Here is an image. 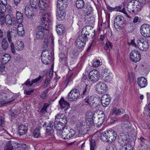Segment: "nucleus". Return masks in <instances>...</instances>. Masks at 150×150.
I'll return each instance as SVG.
<instances>
[{
  "mask_svg": "<svg viewBox=\"0 0 150 150\" xmlns=\"http://www.w3.org/2000/svg\"><path fill=\"white\" fill-rule=\"evenodd\" d=\"M55 122L54 128L58 131L59 132L62 131L65 128V127L66 124H63L62 123H59V122Z\"/></svg>",
  "mask_w": 150,
  "mask_h": 150,
  "instance_id": "obj_23",
  "label": "nucleus"
},
{
  "mask_svg": "<svg viewBox=\"0 0 150 150\" xmlns=\"http://www.w3.org/2000/svg\"><path fill=\"white\" fill-rule=\"evenodd\" d=\"M37 9L35 8L32 7L30 5H27L25 7L24 13L26 16H29V14H34L37 11Z\"/></svg>",
  "mask_w": 150,
  "mask_h": 150,
  "instance_id": "obj_13",
  "label": "nucleus"
},
{
  "mask_svg": "<svg viewBox=\"0 0 150 150\" xmlns=\"http://www.w3.org/2000/svg\"><path fill=\"white\" fill-rule=\"evenodd\" d=\"M67 130V128H65L63 130L59 132V136L61 137L64 139H67L68 134L66 133V131Z\"/></svg>",
  "mask_w": 150,
  "mask_h": 150,
  "instance_id": "obj_38",
  "label": "nucleus"
},
{
  "mask_svg": "<svg viewBox=\"0 0 150 150\" xmlns=\"http://www.w3.org/2000/svg\"><path fill=\"white\" fill-rule=\"evenodd\" d=\"M59 103L61 108H65V110H67L69 107V103L67 102L66 101L64 98H61L59 101Z\"/></svg>",
  "mask_w": 150,
  "mask_h": 150,
  "instance_id": "obj_21",
  "label": "nucleus"
},
{
  "mask_svg": "<svg viewBox=\"0 0 150 150\" xmlns=\"http://www.w3.org/2000/svg\"><path fill=\"white\" fill-rule=\"evenodd\" d=\"M7 37L9 42L10 43L11 49V52L13 54H15L16 53V51L15 48V47L13 43L12 42L11 40V38L12 35L11 34V32L10 30L7 31Z\"/></svg>",
  "mask_w": 150,
  "mask_h": 150,
  "instance_id": "obj_16",
  "label": "nucleus"
},
{
  "mask_svg": "<svg viewBox=\"0 0 150 150\" xmlns=\"http://www.w3.org/2000/svg\"><path fill=\"white\" fill-rule=\"evenodd\" d=\"M39 6L40 9L44 11H46L48 7L50 0H39Z\"/></svg>",
  "mask_w": 150,
  "mask_h": 150,
  "instance_id": "obj_14",
  "label": "nucleus"
},
{
  "mask_svg": "<svg viewBox=\"0 0 150 150\" xmlns=\"http://www.w3.org/2000/svg\"><path fill=\"white\" fill-rule=\"evenodd\" d=\"M61 24L57 25V33L60 35H62L65 32L63 27H61Z\"/></svg>",
  "mask_w": 150,
  "mask_h": 150,
  "instance_id": "obj_47",
  "label": "nucleus"
},
{
  "mask_svg": "<svg viewBox=\"0 0 150 150\" xmlns=\"http://www.w3.org/2000/svg\"><path fill=\"white\" fill-rule=\"evenodd\" d=\"M15 45V48L18 51L22 50L24 47L23 42L19 40L16 42Z\"/></svg>",
  "mask_w": 150,
  "mask_h": 150,
  "instance_id": "obj_31",
  "label": "nucleus"
},
{
  "mask_svg": "<svg viewBox=\"0 0 150 150\" xmlns=\"http://www.w3.org/2000/svg\"><path fill=\"white\" fill-rule=\"evenodd\" d=\"M118 142L120 143L121 146H123V145L127 144L128 141H127L128 136L125 134L122 133L118 136Z\"/></svg>",
  "mask_w": 150,
  "mask_h": 150,
  "instance_id": "obj_10",
  "label": "nucleus"
},
{
  "mask_svg": "<svg viewBox=\"0 0 150 150\" xmlns=\"http://www.w3.org/2000/svg\"><path fill=\"white\" fill-rule=\"evenodd\" d=\"M66 133L68 134L67 139L72 137L75 134V131L71 129H67V130L66 131Z\"/></svg>",
  "mask_w": 150,
  "mask_h": 150,
  "instance_id": "obj_37",
  "label": "nucleus"
},
{
  "mask_svg": "<svg viewBox=\"0 0 150 150\" xmlns=\"http://www.w3.org/2000/svg\"><path fill=\"white\" fill-rule=\"evenodd\" d=\"M41 59L43 64L47 65L49 64L47 60H50L49 57H45L42 56L41 57Z\"/></svg>",
  "mask_w": 150,
  "mask_h": 150,
  "instance_id": "obj_55",
  "label": "nucleus"
},
{
  "mask_svg": "<svg viewBox=\"0 0 150 150\" xmlns=\"http://www.w3.org/2000/svg\"><path fill=\"white\" fill-rule=\"evenodd\" d=\"M86 120L94 119V117L92 112L91 111H88L86 114Z\"/></svg>",
  "mask_w": 150,
  "mask_h": 150,
  "instance_id": "obj_50",
  "label": "nucleus"
},
{
  "mask_svg": "<svg viewBox=\"0 0 150 150\" xmlns=\"http://www.w3.org/2000/svg\"><path fill=\"white\" fill-rule=\"evenodd\" d=\"M8 43L6 38H4L2 41L1 47L4 50H6L8 47Z\"/></svg>",
  "mask_w": 150,
  "mask_h": 150,
  "instance_id": "obj_45",
  "label": "nucleus"
},
{
  "mask_svg": "<svg viewBox=\"0 0 150 150\" xmlns=\"http://www.w3.org/2000/svg\"><path fill=\"white\" fill-rule=\"evenodd\" d=\"M14 147L19 150H29V148L26 144L15 142L13 143Z\"/></svg>",
  "mask_w": 150,
  "mask_h": 150,
  "instance_id": "obj_11",
  "label": "nucleus"
},
{
  "mask_svg": "<svg viewBox=\"0 0 150 150\" xmlns=\"http://www.w3.org/2000/svg\"><path fill=\"white\" fill-rule=\"evenodd\" d=\"M39 0H30V6H32V7H33L37 9L38 5H39Z\"/></svg>",
  "mask_w": 150,
  "mask_h": 150,
  "instance_id": "obj_44",
  "label": "nucleus"
},
{
  "mask_svg": "<svg viewBox=\"0 0 150 150\" xmlns=\"http://www.w3.org/2000/svg\"><path fill=\"white\" fill-rule=\"evenodd\" d=\"M138 85L141 88H144L147 85V80L144 77H139L137 79Z\"/></svg>",
  "mask_w": 150,
  "mask_h": 150,
  "instance_id": "obj_19",
  "label": "nucleus"
},
{
  "mask_svg": "<svg viewBox=\"0 0 150 150\" xmlns=\"http://www.w3.org/2000/svg\"><path fill=\"white\" fill-rule=\"evenodd\" d=\"M112 79V78L111 76L108 75L105 77L104 81L106 82H109L111 81Z\"/></svg>",
  "mask_w": 150,
  "mask_h": 150,
  "instance_id": "obj_62",
  "label": "nucleus"
},
{
  "mask_svg": "<svg viewBox=\"0 0 150 150\" xmlns=\"http://www.w3.org/2000/svg\"><path fill=\"white\" fill-rule=\"evenodd\" d=\"M42 56L43 57H50V56L49 54V51L48 50H45V51H43L42 54Z\"/></svg>",
  "mask_w": 150,
  "mask_h": 150,
  "instance_id": "obj_61",
  "label": "nucleus"
},
{
  "mask_svg": "<svg viewBox=\"0 0 150 150\" xmlns=\"http://www.w3.org/2000/svg\"><path fill=\"white\" fill-rule=\"evenodd\" d=\"M57 6L60 10L64 9L67 6V0H58Z\"/></svg>",
  "mask_w": 150,
  "mask_h": 150,
  "instance_id": "obj_18",
  "label": "nucleus"
},
{
  "mask_svg": "<svg viewBox=\"0 0 150 150\" xmlns=\"http://www.w3.org/2000/svg\"><path fill=\"white\" fill-rule=\"evenodd\" d=\"M59 10L60 12L58 14V15H57V18L59 21H60L64 18L65 13L64 12V9L60 10L59 9Z\"/></svg>",
  "mask_w": 150,
  "mask_h": 150,
  "instance_id": "obj_41",
  "label": "nucleus"
},
{
  "mask_svg": "<svg viewBox=\"0 0 150 150\" xmlns=\"http://www.w3.org/2000/svg\"><path fill=\"white\" fill-rule=\"evenodd\" d=\"M6 6L3 4V2L0 3V10L4 13L6 11Z\"/></svg>",
  "mask_w": 150,
  "mask_h": 150,
  "instance_id": "obj_58",
  "label": "nucleus"
},
{
  "mask_svg": "<svg viewBox=\"0 0 150 150\" xmlns=\"http://www.w3.org/2000/svg\"><path fill=\"white\" fill-rule=\"evenodd\" d=\"M24 84L25 85L27 86L28 87L31 86L33 85V83L32 82L31 83L30 81V80L29 79H27L26 81V82L24 83V84H23V85Z\"/></svg>",
  "mask_w": 150,
  "mask_h": 150,
  "instance_id": "obj_64",
  "label": "nucleus"
},
{
  "mask_svg": "<svg viewBox=\"0 0 150 150\" xmlns=\"http://www.w3.org/2000/svg\"><path fill=\"white\" fill-rule=\"evenodd\" d=\"M117 137L116 132L113 130L111 129L102 133L100 138L104 142L112 143L116 139Z\"/></svg>",
  "mask_w": 150,
  "mask_h": 150,
  "instance_id": "obj_1",
  "label": "nucleus"
},
{
  "mask_svg": "<svg viewBox=\"0 0 150 150\" xmlns=\"http://www.w3.org/2000/svg\"><path fill=\"white\" fill-rule=\"evenodd\" d=\"M76 129L78 132V133L81 134H83L85 132V126L81 123L76 125Z\"/></svg>",
  "mask_w": 150,
  "mask_h": 150,
  "instance_id": "obj_24",
  "label": "nucleus"
},
{
  "mask_svg": "<svg viewBox=\"0 0 150 150\" xmlns=\"http://www.w3.org/2000/svg\"><path fill=\"white\" fill-rule=\"evenodd\" d=\"M76 5L77 8L81 9L84 6V2L83 0H77Z\"/></svg>",
  "mask_w": 150,
  "mask_h": 150,
  "instance_id": "obj_39",
  "label": "nucleus"
},
{
  "mask_svg": "<svg viewBox=\"0 0 150 150\" xmlns=\"http://www.w3.org/2000/svg\"><path fill=\"white\" fill-rule=\"evenodd\" d=\"M132 124L129 121L126 120L122 124V127L123 129H128L131 128Z\"/></svg>",
  "mask_w": 150,
  "mask_h": 150,
  "instance_id": "obj_40",
  "label": "nucleus"
},
{
  "mask_svg": "<svg viewBox=\"0 0 150 150\" xmlns=\"http://www.w3.org/2000/svg\"><path fill=\"white\" fill-rule=\"evenodd\" d=\"M124 23V19L123 16H118L115 18L114 22L115 26L117 25V27H121L123 26Z\"/></svg>",
  "mask_w": 150,
  "mask_h": 150,
  "instance_id": "obj_15",
  "label": "nucleus"
},
{
  "mask_svg": "<svg viewBox=\"0 0 150 150\" xmlns=\"http://www.w3.org/2000/svg\"><path fill=\"white\" fill-rule=\"evenodd\" d=\"M78 38L82 40L83 42H84L85 43L88 40L87 37L84 35H83L82 33H81V35L79 36Z\"/></svg>",
  "mask_w": 150,
  "mask_h": 150,
  "instance_id": "obj_52",
  "label": "nucleus"
},
{
  "mask_svg": "<svg viewBox=\"0 0 150 150\" xmlns=\"http://www.w3.org/2000/svg\"><path fill=\"white\" fill-rule=\"evenodd\" d=\"M40 128L38 127L34 129L33 132V136L35 138H38L41 137V133L40 131Z\"/></svg>",
  "mask_w": 150,
  "mask_h": 150,
  "instance_id": "obj_33",
  "label": "nucleus"
},
{
  "mask_svg": "<svg viewBox=\"0 0 150 150\" xmlns=\"http://www.w3.org/2000/svg\"><path fill=\"white\" fill-rule=\"evenodd\" d=\"M42 23L45 25H47V23H49L51 22L50 14H45L42 17L41 20Z\"/></svg>",
  "mask_w": 150,
  "mask_h": 150,
  "instance_id": "obj_22",
  "label": "nucleus"
},
{
  "mask_svg": "<svg viewBox=\"0 0 150 150\" xmlns=\"http://www.w3.org/2000/svg\"><path fill=\"white\" fill-rule=\"evenodd\" d=\"M94 119H91L88 120H86V123L87 125L90 127L94 125Z\"/></svg>",
  "mask_w": 150,
  "mask_h": 150,
  "instance_id": "obj_57",
  "label": "nucleus"
},
{
  "mask_svg": "<svg viewBox=\"0 0 150 150\" xmlns=\"http://www.w3.org/2000/svg\"><path fill=\"white\" fill-rule=\"evenodd\" d=\"M96 86V90L99 93H104L107 90V85L103 82H98Z\"/></svg>",
  "mask_w": 150,
  "mask_h": 150,
  "instance_id": "obj_7",
  "label": "nucleus"
},
{
  "mask_svg": "<svg viewBox=\"0 0 150 150\" xmlns=\"http://www.w3.org/2000/svg\"><path fill=\"white\" fill-rule=\"evenodd\" d=\"M96 115L94 117H97L101 120L104 121L105 117L104 112L102 110H99L96 113Z\"/></svg>",
  "mask_w": 150,
  "mask_h": 150,
  "instance_id": "obj_32",
  "label": "nucleus"
},
{
  "mask_svg": "<svg viewBox=\"0 0 150 150\" xmlns=\"http://www.w3.org/2000/svg\"><path fill=\"white\" fill-rule=\"evenodd\" d=\"M55 120V122L62 123L63 124H66L67 122L66 117L64 114L60 113L56 115Z\"/></svg>",
  "mask_w": 150,
  "mask_h": 150,
  "instance_id": "obj_9",
  "label": "nucleus"
},
{
  "mask_svg": "<svg viewBox=\"0 0 150 150\" xmlns=\"http://www.w3.org/2000/svg\"><path fill=\"white\" fill-rule=\"evenodd\" d=\"M141 34L145 37H150V25L149 24H144L140 28Z\"/></svg>",
  "mask_w": 150,
  "mask_h": 150,
  "instance_id": "obj_4",
  "label": "nucleus"
},
{
  "mask_svg": "<svg viewBox=\"0 0 150 150\" xmlns=\"http://www.w3.org/2000/svg\"><path fill=\"white\" fill-rule=\"evenodd\" d=\"M83 11L87 15L90 14L93 11V8L89 5H85L83 8Z\"/></svg>",
  "mask_w": 150,
  "mask_h": 150,
  "instance_id": "obj_25",
  "label": "nucleus"
},
{
  "mask_svg": "<svg viewBox=\"0 0 150 150\" xmlns=\"http://www.w3.org/2000/svg\"><path fill=\"white\" fill-rule=\"evenodd\" d=\"M41 79H42V77L41 76H39L37 78L33 80L32 81L33 84L38 82L39 81H40Z\"/></svg>",
  "mask_w": 150,
  "mask_h": 150,
  "instance_id": "obj_63",
  "label": "nucleus"
},
{
  "mask_svg": "<svg viewBox=\"0 0 150 150\" xmlns=\"http://www.w3.org/2000/svg\"><path fill=\"white\" fill-rule=\"evenodd\" d=\"M110 96L108 94H104L101 97V103L103 106L106 107L110 103Z\"/></svg>",
  "mask_w": 150,
  "mask_h": 150,
  "instance_id": "obj_12",
  "label": "nucleus"
},
{
  "mask_svg": "<svg viewBox=\"0 0 150 150\" xmlns=\"http://www.w3.org/2000/svg\"><path fill=\"white\" fill-rule=\"evenodd\" d=\"M24 33L25 32L22 24H20L17 27V34L20 36H23Z\"/></svg>",
  "mask_w": 150,
  "mask_h": 150,
  "instance_id": "obj_30",
  "label": "nucleus"
},
{
  "mask_svg": "<svg viewBox=\"0 0 150 150\" xmlns=\"http://www.w3.org/2000/svg\"><path fill=\"white\" fill-rule=\"evenodd\" d=\"M1 58L4 64H6L10 59V55L8 54H6L2 56Z\"/></svg>",
  "mask_w": 150,
  "mask_h": 150,
  "instance_id": "obj_42",
  "label": "nucleus"
},
{
  "mask_svg": "<svg viewBox=\"0 0 150 150\" xmlns=\"http://www.w3.org/2000/svg\"><path fill=\"white\" fill-rule=\"evenodd\" d=\"M94 100H95V102H96V104H95V102H93L90 106L93 108L98 107L100 104V100L99 99L97 98V97H95L94 98Z\"/></svg>",
  "mask_w": 150,
  "mask_h": 150,
  "instance_id": "obj_43",
  "label": "nucleus"
},
{
  "mask_svg": "<svg viewBox=\"0 0 150 150\" xmlns=\"http://www.w3.org/2000/svg\"><path fill=\"white\" fill-rule=\"evenodd\" d=\"M55 122H50L48 124L46 130L47 134L49 135H51L54 131V128Z\"/></svg>",
  "mask_w": 150,
  "mask_h": 150,
  "instance_id": "obj_17",
  "label": "nucleus"
},
{
  "mask_svg": "<svg viewBox=\"0 0 150 150\" xmlns=\"http://www.w3.org/2000/svg\"><path fill=\"white\" fill-rule=\"evenodd\" d=\"M100 62L98 60H94L93 61L92 65L93 67H97L100 65Z\"/></svg>",
  "mask_w": 150,
  "mask_h": 150,
  "instance_id": "obj_56",
  "label": "nucleus"
},
{
  "mask_svg": "<svg viewBox=\"0 0 150 150\" xmlns=\"http://www.w3.org/2000/svg\"><path fill=\"white\" fill-rule=\"evenodd\" d=\"M45 33H39L36 32V38L37 40H41L44 37Z\"/></svg>",
  "mask_w": 150,
  "mask_h": 150,
  "instance_id": "obj_51",
  "label": "nucleus"
},
{
  "mask_svg": "<svg viewBox=\"0 0 150 150\" xmlns=\"http://www.w3.org/2000/svg\"><path fill=\"white\" fill-rule=\"evenodd\" d=\"M137 46L140 50L145 51H146L149 47L147 41L142 38L138 39Z\"/></svg>",
  "mask_w": 150,
  "mask_h": 150,
  "instance_id": "obj_3",
  "label": "nucleus"
},
{
  "mask_svg": "<svg viewBox=\"0 0 150 150\" xmlns=\"http://www.w3.org/2000/svg\"><path fill=\"white\" fill-rule=\"evenodd\" d=\"M80 96L79 90L74 89L71 90L69 93L68 99L70 101H74L78 99Z\"/></svg>",
  "mask_w": 150,
  "mask_h": 150,
  "instance_id": "obj_6",
  "label": "nucleus"
},
{
  "mask_svg": "<svg viewBox=\"0 0 150 150\" xmlns=\"http://www.w3.org/2000/svg\"><path fill=\"white\" fill-rule=\"evenodd\" d=\"M5 21L7 24L8 25L12 24L13 21L11 16L9 15H7L6 16L5 18Z\"/></svg>",
  "mask_w": 150,
  "mask_h": 150,
  "instance_id": "obj_48",
  "label": "nucleus"
},
{
  "mask_svg": "<svg viewBox=\"0 0 150 150\" xmlns=\"http://www.w3.org/2000/svg\"><path fill=\"white\" fill-rule=\"evenodd\" d=\"M14 141H12L11 140L8 141L5 144L4 150H13L14 149L13 143Z\"/></svg>",
  "mask_w": 150,
  "mask_h": 150,
  "instance_id": "obj_27",
  "label": "nucleus"
},
{
  "mask_svg": "<svg viewBox=\"0 0 150 150\" xmlns=\"http://www.w3.org/2000/svg\"><path fill=\"white\" fill-rule=\"evenodd\" d=\"M122 148L121 150H133V147L132 146L128 144H127L121 146Z\"/></svg>",
  "mask_w": 150,
  "mask_h": 150,
  "instance_id": "obj_49",
  "label": "nucleus"
},
{
  "mask_svg": "<svg viewBox=\"0 0 150 150\" xmlns=\"http://www.w3.org/2000/svg\"><path fill=\"white\" fill-rule=\"evenodd\" d=\"M49 105V104L48 103H45L43 107L41 110V112L42 114H44L47 112V108L48 107Z\"/></svg>",
  "mask_w": 150,
  "mask_h": 150,
  "instance_id": "obj_53",
  "label": "nucleus"
},
{
  "mask_svg": "<svg viewBox=\"0 0 150 150\" xmlns=\"http://www.w3.org/2000/svg\"><path fill=\"white\" fill-rule=\"evenodd\" d=\"M16 18L18 23H21L23 21V17L22 14L19 11L17 12L16 13Z\"/></svg>",
  "mask_w": 150,
  "mask_h": 150,
  "instance_id": "obj_36",
  "label": "nucleus"
},
{
  "mask_svg": "<svg viewBox=\"0 0 150 150\" xmlns=\"http://www.w3.org/2000/svg\"><path fill=\"white\" fill-rule=\"evenodd\" d=\"M100 74L98 71L96 69L91 70L89 74V78L90 80L93 82H96L100 79Z\"/></svg>",
  "mask_w": 150,
  "mask_h": 150,
  "instance_id": "obj_5",
  "label": "nucleus"
},
{
  "mask_svg": "<svg viewBox=\"0 0 150 150\" xmlns=\"http://www.w3.org/2000/svg\"><path fill=\"white\" fill-rule=\"evenodd\" d=\"M89 26L83 28L82 30L81 33L83 35H84L87 37L88 35H89L90 32L88 30H90Z\"/></svg>",
  "mask_w": 150,
  "mask_h": 150,
  "instance_id": "obj_46",
  "label": "nucleus"
},
{
  "mask_svg": "<svg viewBox=\"0 0 150 150\" xmlns=\"http://www.w3.org/2000/svg\"><path fill=\"white\" fill-rule=\"evenodd\" d=\"M45 28L44 27L39 26H38L36 29V32L39 33H44V30Z\"/></svg>",
  "mask_w": 150,
  "mask_h": 150,
  "instance_id": "obj_60",
  "label": "nucleus"
},
{
  "mask_svg": "<svg viewBox=\"0 0 150 150\" xmlns=\"http://www.w3.org/2000/svg\"><path fill=\"white\" fill-rule=\"evenodd\" d=\"M28 127L25 125H21L18 127V131L20 135L25 134L27 132Z\"/></svg>",
  "mask_w": 150,
  "mask_h": 150,
  "instance_id": "obj_20",
  "label": "nucleus"
},
{
  "mask_svg": "<svg viewBox=\"0 0 150 150\" xmlns=\"http://www.w3.org/2000/svg\"><path fill=\"white\" fill-rule=\"evenodd\" d=\"M140 139L141 141V142H140V149L142 150H147V147L146 145L144 144L145 141H146V139L142 137H141L140 138Z\"/></svg>",
  "mask_w": 150,
  "mask_h": 150,
  "instance_id": "obj_34",
  "label": "nucleus"
},
{
  "mask_svg": "<svg viewBox=\"0 0 150 150\" xmlns=\"http://www.w3.org/2000/svg\"><path fill=\"white\" fill-rule=\"evenodd\" d=\"M49 91V89H47L44 91L43 93H42L41 97L43 99H45L47 98L48 96L47 94V93Z\"/></svg>",
  "mask_w": 150,
  "mask_h": 150,
  "instance_id": "obj_59",
  "label": "nucleus"
},
{
  "mask_svg": "<svg viewBox=\"0 0 150 150\" xmlns=\"http://www.w3.org/2000/svg\"><path fill=\"white\" fill-rule=\"evenodd\" d=\"M90 89V86L88 84H86V86L83 88L82 90V93L81 94L83 98L84 96H87L89 93Z\"/></svg>",
  "mask_w": 150,
  "mask_h": 150,
  "instance_id": "obj_29",
  "label": "nucleus"
},
{
  "mask_svg": "<svg viewBox=\"0 0 150 150\" xmlns=\"http://www.w3.org/2000/svg\"><path fill=\"white\" fill-rule=\"evenodd\" d=\"M94 125L96 127L99 128L102 125L104 121L100 119L94 117Z\"/></svg>",
  "mask_w": 150,
  "mask_h": 150,
  "instance_id": "obj_28",
  "label": "nucleus"
},
{
  "mask_svg": "<svg viewBox=\"0 0 150 150\" xmlns=\"http://www.w3.org/2000/svg\"><path fill=\"white\" fill-rule=\"evenodd\" d=\"M90 150H95V148L96 146L95 141L92 140L90 142Z\"/></svg>",
  "mask_w": 150,
  "mask_h": 150,
  "instance_id": "obj_54",
  "label": "nucleus"
},
{
  "mask_svg": "<svg viewBox=\"0 0 150 150\" xmlns=\"http://www.w3.org/2000/svg\"><path fill=\"white\" fill-rule=\"evenodd\" d=\"M141 56L139 52L136 50L132 51L130 54L131 60L134 62L139 61L141 59Z\"/></svg>",
  "mask_w": 150,
  "mask_h": 150,
  "instance_id": "obj_8",
  "label": "nucleus"
},
{
  "mask_svg": "<svg viewBox=\"0 0 150 150\" xmlns=\"http://www.w3.org/2000/svg\"><path fill=\"white\" fill-rule=\"evenodd\" d=\"M76 45L78 48L80 49L81 50H82L83 47L84 46L85 43L83 42L77 38L75 42Z\"/></svg>",
  "mask_w": 150,
  "mask_h": 150,
  "instance_id": "obj_26",
  "label": "nucleus"
},
{
  "mask_svg": "<svg viewBox=\"0 0 150 150\" xmlns=\"http://www.w3.org/2000/svg\"><path fill=\"white\" fill-rule=\"evenodd\" d=\"M125 111L123 109H118L116 108H114L112 111V114H114L116 115L121 114L124 112Z\"/></svg>",
  "mask_w": 150,
  "mask_h": 150,
  "instance_id": "obj_35",
  "label": "nucleus"
},
{
  "mask_svg": "<svg viewBox=\"0 0 150 150\" xmlns=\"http://www.w3.org/2000/svg\"><path fill=\"white\" fill-rule=\"evenodd\" d=\"M143 6V4L138 1L129 2L127 5V9L130 12L137 13L140 11Z\"/></svg>",
  "mask_w": 150,
  "mask_h": 150,
  "instance_id": "obj_2",
  "label": "nucleus"
}]
</instances>
